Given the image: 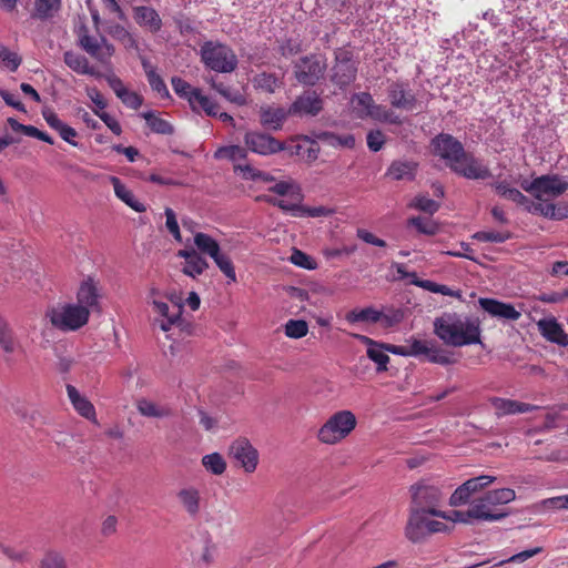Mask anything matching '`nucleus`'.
I'll return each mask as SVG.
<instances>
[{
  "label": "nucleus",
  "mask_w": 568,
  "mask_h": 568,
  "mask_svg": "<svg viewBox=\"0 0 568 568\" xmlns=\"http://www.w3.org/2000/svg\"><path fill=\"white\" fill-rule=\"evenodd\" d=\"M555 203L551 202H538L535 203L530 200L529 206H527V212L532 214H539L546 219L551 220L554 216Z\"/></svg>",
  "instance_id": "58"
},
{
  "label": "nucleus",
  "mask_w": 568,
  "mask_h": 568,
  "mask_svg": "<svg viewBox=\"0 0 568 568\" xmlns=\"http://www.w3.org/2000/svg\"><path fill=\"white\" fill-rule=\"evenodd\" d=\"M290 261L294 265L300 266L305 270L316 268V262L314 261V258L311 257L310 255H307L306 253H304L300 250H296V248L293 250Z\"/></svg>",
  "instance_id": "57"
},
{
  "label": "nucleus",
  "mask_w": 568,
  "mask_h": 568,
  "mask_svg": "<svg viewBox=\"0 0 568 568\" xmlns=\"http://www.w3.org/2000/svg\"><path fill=\"white\" fill-rule=\"evenodd\" d=\"M490 400L494 408L496 409V414L499 416L517 413H527L536 408V406L514 399L493 397Z\"/></svg>",
  "instance_id": "31"
},
{
  "label": "nucleus",
  "mask_w": 568,
  "mask_h": 568,
  "mask_svg": "<svg viewBox=\"0 0 568 568\" xmlns=\"http://www.w3.org/2000/svg\"><path fill=\"white\" fill-rule=\"evenodd\" d=\"M42 116L48 123V125L59 133L62 140H64L73 146H78V142L74 141V138L78 136V132L73 128L64 123L62 120H60L58 114L53 110L44 108L42 110Z\"/></svg>",
  "instance_id": "24"
},
{
  "label": "nucleus",
  "mask_w": 568,
  "mask_h": 568,
  "mask_svg": "<svg viewBox=\"0 0 568 568\" xmlns=\"http://www.w3.org/2000/svg\"><path fill=\"white\" fill-rule=\"evenodd\" d=\"M78 44L102 64H108L115 51L113 44H111L105 37L95 38L88 34V30L84 26L79 33Z\"/></svg>",
  "instance_id": "10"
},
{
  "label": "nucleus",
  "mask_w": 568,
  "mask_h": 568,
  "mask_svg": "<svg viewBox=\"0 0 568 568\" xmlns=\"http://www.w3.org/2000/svg\"><path fill=\"white\" fill-rule=\"evenodd\" d=\"M367 146L373 152H378L385 144V135L381 130H372L366 136Z\"/></svg>",
  "instance_id": "63"
},
{
  "label": "nucleus",
  "mask_w": 568,
  "mask_h": 568,
  "mask_svg": "<svg viewBox=\"0 0 568 568\" xmlns=\"http://www.w3.org/2000/svg\"><path fill=\"white\" fill-rule=\"evenodd\" d=\"M256 201L266 202L270 205L276 206L284 212L291 213L292 216L295 217H320V216H329L333 214V210L326 206H315L308 207L301 204V202L290 203L284 200H280L270 195H258Z\"/></svg>",
  "instance_id": "12"
},
{
  "label": "nucleus",
  "mask_w": 568,
  "mask_h": 568,
  "mask_svg": "<svg viewBox=\"0 0 568 568\" xmlns=\"http://www.w3.org/2000/svg\"><path fill=\"white\" fill-rule=\"evenodd\" d=\"M434 334L447 346L462 347L480 343V323L477 318L445 312L433 323Z\"/></svg>",
  "instance_id": "2"
},
{
  "label": "nucleus",
  "mask_w": 568,
  "mask_h": 568,
  "mask_svg": "<svg viewBox=\"0 0 568 568\" xmlns=\"http://www.w3.org/2000/svg\"><path fill=\"white\" fill-rule=\"evenodd\" d=\"M409 206L433 215L439 210L440 204L425 195H417L409 204Z\"/></svg>",
  "instance_id": "51"
},
{
  "label": "nucleus",
  "mask_w": 568,
  "mask_h": 568,
  "mask_svg": "<svg viewBox=\"0 0 568 568\" xmlns=\"http://www.w3.org/2000/svg\"><path fill=\"white\" fill-rule=\"evenodd\" d=\"M302 51V43L298 38H286L278 43V52L284 58L296 55Z\"/></svg>",
  "instance_id": "53"
},
{
  "label": "nucleus",
  "mask_w": 568,
  "mask_h": 568,
  "mask_svg": "<svg viewBox=\"0 0 568 568\" xmlns=\"http://www.w3.org/2000/svg\"><path fill=\"white\" fill-rule=\"evenodd\" d=\"M308 332V325L303 320H290L285 324V334L291 338L304 337Z\"/></svg>",
  "instance_id": "55"
},
{
  "label": "nucleus",
  "mask_w": 568,
  "mask_h": 568,
  "mask_svg": "<svg viewBox=\"0 0 568 568\" xmlns=\"http://www.w3.org/2000/svg\"><path fill=\"white\" fill-rule=\"evenodd\" d=\"M511 234L509 232L498 231H479L473 237L479 242L504 243L509 240Z\"/></svg>",
  "instance_id": "54"
},
{
  "label": "nucleus",
  "mask_w": 568,
  "mask_h": 568,
  "mask_svg": "<svg viewBox=\"0 0 568 568\" xmlns=\"http://www.w3.org/2000/svg\"><path fill=\"white\" fill-rule=\"evenodd\" d=\"M428 511H410L406 528L405 536L413 542H419L427 536L436 532H443L447 530V525L430 519Z\"/></svg>",
  "instance_id": "8"
},
{
  "label": "nucleus",
  "mask_w": 568,
  "mask_h": 568,
  "mask_svg": "<svg viewBox=\"0 0 568 568\" xmlns=\"http://www.w3.org/2000/svg\"><path fill=\"white\" fill-rule=\"evenodd\" d=\"M408 225L414 226L419 233L426 235H434L438 231V226L434 221L422 216L410 217L408 220Z\"/></svg>",
  "instance_id": "52"
},
{
  "label": "nucleus",
  "mask_w": 568,
  "mask_h": 568,
  "mask_svg": "<svg viewBox=\"0 0 568 568\" xmlns=\"http://www.w3.org/2000/svg\"><path fill=\"white\" fill-rule=\"evenodd\" d=\"M412 506L410 511H428L436 517H445V513L437 509L443 495L438 487L417 483L410 486Z\"/></svg>",
  "instance_id": "7"
},
{
  "label": "nucleus",
  "mask_w": 568,
  "mask_h": 568,
  "mask_svg": "<svg viewBox=\"0 0 568 568\" xmlns=\"http://www.w3.org/2000/svg\"><path fill=\"white\" fill-rule=\"evenodd\" d=\"M480 307L493 317L507 321H518L521 313L510 303H504L495 298L481 297L478 301Z\"/></svg>",
  "instance_id": "21"
},
{
  "label": "nucleus",
  "mask_w": 568,
  "mask_h": 568,
  "mask_svg": "<svg viewBox=\"0 0 568 568\" xmlns=\"http://www.w3.org/2000/svg\"><path fill=\"white\" fill-rule=\"evenodd\" d=\"M417 166L418 164L414 161L396 160L390 163L385 175L396 181H413L416 176Z\"/></svg>",
  "instance_id": "28"
},
{
  "label": "nucleus",
  "mask_w": 568,
  "mask_h": 568,
  "mask_svg": "<svg viewBox=\"0 0 568 568\" xmlns=\"http://www.w3.org/2000/svg\"><path fill=\"white\" fill-rule=\"evenodd\" d=\"M0 347L6 353H12L14 351V342L12 337V332L4 321L3 317L0 316Z\"/></svg>",
  "instance_id": "56"
},
{
  "label": "nucleus",
  "mask_w": 568,
  "mask_h": 568,
  "mask_svg": "<svg viewBox=\"0 0 568 568\" xmlns=\"http://www.w3.org/2000/svg\"><path fill=\"white\" fill-rule=\"evenodd\" d=\"M153 306L161 318H155L153 325L163 332H170L173 325L182 326L183 318L181 317L183 306L175 303L172 306L164 302L153 301Z\"/></svg>",
  "instance_id": "14"
},
{
  "label": "nucleus",
  "mask_w": 568,
  "mask_h": 568,
  "mask_svg": "<svg viewBox=\"0 0 568 568\" xmlns=\"http://www.w3.org/2000/svg\"><path fill=\"white\" fill-rule=\"evenodd\" d=\"M0 62L10 71H17L22 59L17 52H13L6 45L0 44Z\"/></svg>",
  "instance_id": "50"
},
{
  "label": "nucleus",
  "mask_w": 568,
  "mask_h": 568,
  "mask_svg": "<svg viewBox=\"0 0 568 568\" xmlns=\"http://www.w3.org/2000/svg\"><path fill=\"white\" fill-rule=\"evenodd\" d=\"M538 328L541 335L551 343L568 347V334L556 318L540 320Z\"/></svg>",
  "instance_id": "25"
},
{
  "label": "nucleus",
  "mask_w": 568,
  "mask_h": 568,
  "mask_svg": "<svg viewBox=\"0 0 568 568\" xmlns=\"http://www.w3.org/2000/svg\"><path fill=\"white\" fill-rule=\"evenodd\" d=\"M301 139L311 144H316L321 141L334 148L353 149L355 146V138L353 134L337 135L328 131L312 132V135H303Z\"/></svg>",
  "instance_id": "22"
},
{
  "label": "nucleus",
  "mask_w": 568,
  "mask_h": 568,
  "mask_svg": "<svg viewBox=\"0 0 568 568\" xmlns=\"http://www.w3.org/2000/svg\"><path fill=\"white\" fill-rule=\"evenodd\" d=\"M430 341H422L417 338H410L407 345V357H420L425 356V353L428 351V345Z\"/></svg>",
  "instance_id": "61"
},
{
  "label": "nucleus",
  "mask_w": 568,
  "mask_h": 568,
  "mask_svg": "<svg viewBox=\"0 0 568 568\" xmlns=\"http://www.w3.org/2000/svg\"><path fill=\"white\" fill-rule=\"evenodd\" d=\"M207 267L209 263L199 253L196 256L184 263L182 272L185 275L195 278L196 276L201 275Z\"/></svg>",
  "instance_id": "43"
},
{
  "label": "nucleus",
  "mask_w": 568,
  "mask_h": 568,
  "mask_svg": "<svg viewBox=\"0 0 568 568\" xmlns=\"http://www.w3.org/2000/svg\"><path fill=\"white\" fill-rule=\"evenodd\" d=\"M345 318L351 324L359 322L377 323L382 320V312L372 306L363 310L354 308L346 314Z\"/></svg>",
  "instance_id": "36"
},
{
  "label": "nucleus",
  "mask_w": 568,
  "mask_h": 568,
  "mask_svg": "<svg viewBox=\"0 0 568 568\" xmlns=\"http://www.w3.org/2000/svg\"><path fill=\"white\" fill-rule=\"evenodd\" d=\"M200 58L206 69L219 73H231L239 64L234 50L220 41H205L200 48Z\"/></svg>",
  "instance_id": "3"
},
{
  "label": "nucleus",
  "mask_w": 568,
  "mask_h": 568,
  "mask_svg": "<svg viewBox=\"0 0 568 568\" xmlns=\"http://www.w3.org/2000/svg\"><path fill=\"white\" fill-rule=\"evenodd\" d=\"M176 499L190 518L199 517L202 509V496L199 488L192 485L184 486L178 490Z\"/></svg>",
  "instance_id": "18"
},
{
  "label": "nucleus",
  "mask_w": 568,
  "mask_h": 568,
  "mask_svg": "<svg viewBox=\"0 0 568 568\" xmlns=\"http://www.w3.org/2000/svg\"><path fill=\"white\" fill-rule=\"evenodd\" d=\"M495 480L496 477L489 475H481L466 480L450 496V505L458 506L465 504L474 493L489 486Z\"/></svg>",
  "instance_id": "17"
},
{
  "label": "nucleus",
  "mask_w": 568,
  "mask_h": 568,
  "mask_svg": "<svg viewBox=\"0 0 568 568\" xmlns=\"http://www.w3.org/2000/svg\"><path fill=\"white\" fill-rule=\"evenodd\" d=\"M387 97L393 108L413 111L417 106L415 94L407 88V84L395 81L387 88Z\"/></svg>",
  "instance_id": "16"
},
{
  "label": "nucleus",
  "mask_w": 568,
  "mask_h": 568,
  "mask_svg": "<svg viewBox=\"0 0 568 568\" xmlns=\"http://www.w3.org/2000/svg\"><path fill=\"white\" fill-rule=\"evenodd\" d=\"M142 118L146 121L148 125L154 133L163 135H171L174 133L173 125L169 121L156 116L152 111L142 113Z\"/></svg>",
  "instance_id": "38"
},
{
  "label": "nucleus",
  "mask_w": 568,
  "mask_h": 568,
  "mask_svg": "<svg viewBox=\"0 0 568 568\" xmlns=\"http://www.w3.org/2000/svg\"><path fill=\"white\" fill-rule=\"evenodd\" d=\"M39 568H68V565L62 554L50 550L41 558Z\"/></svg>",
  "instance_id": "49"
},
{
  "label": "nucleus",
  "mask_w": 568,
  "mask_h": 568,
  "mask_svg": "<svg viewBox=\"0 0 568 568\" xmlns=\"http://www.w3.org/2000/svg\"><path fill=\"white\" fill-rule=\"evenodd\" d=\"M68 395L73 408L79 415L98 424L95 408L84 393H68Z\"/></svg>",
  "instance_id": "32"
},
{
  "label": "nucleus",
  "mask_w": 568,
  "mask_h": 568,
  "mask_svg": "<svg viewBox=\"0 0 568 568\" xmlns=\"http://www.w3.org/2000/svg\"><path fill=\"white\" fill-rule=\"evenodd\" d=\"M229 456L235 460L245 473H254L257 468L258 452L245 437H240L230 445Z\"/></svg>",
  "instance_id": "11"
},
{
  "label": "nucleus",
  "mask_w": 568,
  "mask_h": 568,
  "mask_svg": "<svg viewBox=\"0 0 568 568\" xmlns=\"http://www.w3.org/2000/svg\"><path fill=\"white\" fill-rule=\"evenodd\" d=\"M51 324L63 332H74L84 326L90 317L88 307L77 304H63L47 312Z\"/></svg>",
  "instance_id": "5"
},
{
  "label": "nucleus",
  "mask_w": 568,
  "mask_h": 568,
  "mask_svg": "<svg viewBox=\"0 0 568 568\" xmlns=\"http://www.w3.org/2000/svg\"><path fill=\"white\" fill-rule=\"evenodd\" d=\"M404 311L400 308H387L385 312H382V322L385 327H392L394 325L399 324L404 320Z\"/></svg>",
  "instance_id": "60"
},
{
  "label": "nucleus",
  "mask_w": 568,
  "mask_h": 568,
  "mask_svg": "<svg viewBox=\"0 0 568 568\" xmlns=\"http://www.w3.org/2000/svg\"><path fill=\"white\" fill-rule=\"evenodd\" d=\"M353 100L356 101L357 105L363 109L366 116H369L371 112L376 106V103H375L373 97L368 92H362V93L355 94Z\"/></svg>",
  "instance_id": "64"
},
{
  "label": "nucleus",
  "mask_w": 568,
  "mask_h": 568,
  "mask_svg": "<svg viewBox=\"0 0 568 568\" xmlns=\"http://www.w3.org/2000/svg\"><path fill=\"white\" fill-rule=\"evenodd\" d=\"M148 82L153 91H155L162 98H170L168 87L161 75L156 71H150Z\"/></svg>",
  "instance_id": "59"
},
{
  "label": "nucleus",
  "mask_w": 568,
  "mask_h": 568,
  "mask_svg": "<svg viewBox=\"0 0 568 568\" xmlns=\"http://www.w3.org/2000/svg\"><path fill=\"white\" fill-rule=\"evenodd\" d=\"M261 125L270 131L282 130L284 122L291 116L290 109L262 105L258 110Z\"/></svg>",
  "instance_id": "20"
},
{
  "label": "nucleus",
  "mask_w": 568,
  "mask_h": 568,
  "mask_svg": "<svg viewBox=\"0 0 568 568\" xmlns=\"http://www.w3.org/2000/svg\"><path fill=\"white\" fill-rule=\"evenodd\" d=\"M428 351L425 353V357L435 364L449 365L454 363V359L444 349L436 346L434 342H429Z\"/></svg>",
  "instance_id": "46"
},
{
  "label": "nucleus",
  "mask_w": 568,
  "mask_h": 568,
  "mask_svg": "<svg viewBox=\"0 0 568 568\" xmlns=\"http://www.w3.org/2000/svg\"><path fill=\"white\" fill-rule=\"evenodd\" d=\"M79 306L88 307L89 313L91 311H99V292L95 283L92 278L83 281L77 294Z\"/></svg>",
  "instance_id": "26"
},
{
  "label": "nucleus",
  "mask_w": 568,
  "mask_h": 568,
  "mask_svg": "<svg viewBox=\"0 0 568 568\" xmlns=\"http://www.w3.org/2000/svg\"><path fill=\"white\" fill-rule=\"evenodd\" d=\"M211 257L213 258V261L215 262L217 267L221 270V272L231 282H235L236 281V273H235L233 263H232L231 258L226 254L221 252V248H219V252H217L216 255L211 256Z\"/></svg>",
  "instance_id": "48"
},
{
  "label": "nucleus",
  "mask_w": 568,
  "mask_h": 568,
  "mask_svg": "<svg viewBox=\"0 0 568 568\" xmlns=\"http://www.w3.org/2000/svg\"><path fill=\"white\" fill-rule=\"evenodd\" d=\"M171 84L173 91L181 98L187 100L189 104L191 100H193V93L199 90V88H193L190 83L183 80L180 77H173L171 79Z\"/></svg>",
  "instance_id": "47"
},
{
  "label": "nucleus",
  "mask_w": 568,
  "mask_h": 568,
  "mask_svg": "<svg viewBox=\"0 0 568 568\" xmlns=\"http://www.w3.org/2000/svg\"><path fill=\"white\" fill-rule=\"evenodd\" d=\"M136 409L142 416L149 418H166L173 414L169 405L160 404L148 398L138 399Z\"/></svg>",
  "instance_id": "29"
},
{
  "label": "nucleus",
  "mask_w": 568,
  "mask_h": 568,
  "mask_svg": "<svg viewBox=\"0 0 568 568\" xmlns=\"http://www.w3.org/2000/svg\"><path fill=\"white\" fill-rule=\"evenodd\" d=\"M291 115L316 116L323 110V100L315 91H305L290 105Z\"/></svg>",
  "instance_id": "15"
},
{
  "label": "nucleus",
  "mask_w": 568,
  "mask_h": 568,
  "mask_svg": "<svg viewBox=\"0 0 568 568\" xmlns=\"http://www.w3.org/2000/svg\"><path fill=\"white\" fill-rule=\"evenodd\" d=\"M118 98L125 106L133 110H138L143 103V98L140 94L128 89L124 90Z\"/></svg>",
  "instance_id": "62"
},
{
  "label": "nucleus",
  "mask_w": 568,
  "mask_h": 568,
  "mask_svg": "<svg viewBox=\"0 0 568 568\" xmlns=\"http://www.w3.org/2000/svg\"><path fill=\"white\" fill-rule=\"evenodd\" d=\"M110 181L113 185L115 195L124 202L128 206L134 210L138 213L145 212V206L143 203L139 202L133 193L126 189V186L121 182V180L116 176H111Z\"/></svg>",
  "instance_id": "33"
},
{
  "label": "nucleus",
  "mask_w": 568,
  "mask_h": 568,
  "mask_svg": "<svg viewBox=\"0 0 568 568\" xmlns=\"http://www.w3.org/2000/svg\"><path fill=\"white\" fill-rule=\"evenodd\" d=\"M326 69V59L315 53L300 58L293 65L296 81L305 87L317 84L324 78Z\"/></svg>",
  "instance_id": "6"
},
{
  "label": "nucleus",
  "mask_w": 568,
  "mask_h": 568,
  "mask_svg": "<svg viewBox=\"0 0 568 568\" xmlns=\"http://www.w3.org/2000/svg\"><path fill=\"white\" fill-rule=\"evenodd\" d=\"M268 191L280 196L290 195L296 202H302L303 200L301 186L293 181H280L272 185Z\"/></svg>",
  "instance_id": "37"
},
{
  "label": "nucleus",
  "mask_w": 568,
  "mask_h": 568,
  "mask_svg": "<svg viewBox=\"0 0 568 568\" xmlns=\"http://www.w3.org/2000/svg\"><path fill=\"white\" fill-rule=\"evenodd\" d=\"M194 244L200 253L206 254L210 257L217 254L220 245L209 234L199 232L194 235Z\"/></svg>",
  "instance_id": "41"
},
{
  "label": "nucleus",
  "mask_w": 568,
  "mask_h": 568,
  "mask_svg": "<svg viewBox=\"0 0 568 568\" xmlns=\"http://www.w3.org/2000/svg\"><path fill=\"white\" fill-rule=\"evenodd\" d=\"M356 424V417L351 410H339L322 425L317 439L326 445H335L345 439L355 429Z\"/></svg>",
  "instance_id": "4"
},
{
  "label": "nucleus",
  "mask_w": 568,
  "mask_h": 568,
  "mask_svg": "<svg viewBox=\"0 0 568 568\" xmlns=\"http://www.w3.org/2000/svg\"><path fill=\"white\" fill-rule=\"evenodd\" d=\"M434 155L446 162L456 174L469 180H486L491 172L481 160L473 153L466 152L464 145L448 133H439L430 141Z\"/></svg>",
  "instance_id": "1"
},
{
  "label": "nucleus",
  "mask_w": 568,
  "mask_h": 568,
  "mask_svg": "<svg viewBox=\"0 0 568 568\" xmlns=\"http://www.w3.org/2000/svg\"><path fill=\"white\" fill-rule=\"evenodd\" d=\"M134 19L141 27L148 28L151 32H158L162 28V20L155 9L146 6H139L133 9Z\"/></svg>",
  "instance_id": "27"
},
{
  "label": "nucleus",
  "mask_w": 568,
  "mask_h": 568,
  "mask_svg": "<svg viewBox=\"0 0 568 568\" xmlns=\"http://www.w3.org/2000/svg\"><path fill=\"white\" fill-rule=\"evenodd\" d=\"M247 148H242L240 145H229V146H222L220 148L214 156L216 159H222V158H226L229 159L230 161H239V160H244L246 159L247 156Z\"/></svg>",
  "instance_id": "44"
},
{
  "label": "nucleus",
  "mask_w": 568,
  "mask_h": 568,
  "mask_svg": "<svg viewBox=\"0 0 568 568\" xmlns=\"http://www.w3.org/2000/svg\"><path fill=\"white\" fill-rule=\"evenodd\" d=\"M253 87L265 93L272 94L283 85V81L274 73L261 72L252 80Z\"/></svg>",
  "instance_id": "34"
},
{
  "label": "nucleus",
  "mask_w": 568,
  "mask_h": 568,
  "mask_svg": "<svg viewBox=\"0 0 568 568\" xmlns=\"http://www.w3.org/2000/svg\"><path fill=\"white\" fill-rule=\"evenodd\" d=\"M192 99L193 100H191L190 106L194 112L200 113L203 111L209 116L217 115V103L209 97L204 95L200 89L193 93Z\"/></svg>",
  "instance_id": "35"
},
{
  "label": "nucleus",
  "mask_w": 568,
  "mask_h": 568,
  "mask_svg": "<svg viewBox=\"0 0 568 568\" xmlns=\"http://www.w3.org/2000/svg\"><path fill=\"white\" fill-rule=\"evenodd\" d=\"M202 465L213 475H222L226 469V463L219 453H212L203 456Z\"/></svg>",
  "instance_id": "42"
},
{
  "label": "nucleus",
  "mask_w": 568,
  "mask_h": 568,
  "mask_svg": "<svg viewBox=\"0 0 568 568\" xmlns=\"http://www.w3.org/2000/svg\"><path fill=\"white\" fill-rule=\"evenodd\" d=\"M243 140L248 151L262 156L276 154L283 149L282 141L266 132L247 131Z\"/></svg>",
  "instance_id": "13"
},
{
  "label": "nucleus",
  "mask_w": 568,
  "mask_h": 568,
  "mask_svg": "<svg viewBox=\"0 0 568 568\" xmlns=\"http://www.w3.org/2000/svg\"><path fill=\"white\" fill-rule=\"evenodd\" d=\"M61 0H36L33 18L40 20H48L53 17L54 12L59 11Z\"/></svg>",
  "instance_id": "39"
},
{
  "label": "nucleus",
  "mask_w": 568,
  "mask_h": 568,
  "mask_svg": "<svg viewBox=\"0 0 568 568\" xmlns=\"http://www.w3.org/2000/svg\"><path fill=\"white\" fill-rule=\"evenodd\" d=\"M487 501L488 500H486V497L483 496L470 503L469 508L473 520L497 521L508 515L506 511H501L499 508H493V506Z\"/></svg>",
  "instance_id": "23"
},
{
  "label": "nucleus",
  "mask_w": 568,
  "mask_h": 568,
  "mask_svg": "<svg viewBox=\"0 0 568 568\" xmlns=\"http://www.w3.org/2000/svg\"><path fill=\"white\" fill-rule=\"evenodd\" d=\"M486 497L487 503L493 506V508H498L500 505L508 504L516 498V493L510 488H499L495 490H490L484 495Z\"/></svg>",
  "instance_id": "40"
},
{
  "label": "nucleus",
  "mask_w": 568,
  "mask_h": 568,
  "mask_svg": "<svg viewBox=\"0 0 568 568\" xmlns=\"http://www.w3.org/2000/svg\"><path fill=\"white\" fill-rule=\"evenodd\" d=\"M568 190V180L559 174H545L538 176V199L542 200L544 195L558 197Z\"/></svg>",
  "instance_id": "19"
},
{
  "label": "nucleus",
  "mask_w": 568,
  "mask_h": 568,
  "mask_svg": "<svg viewBox=\"0 0 568 568\" xmlns=\"http://www.w3.org/2000/svg\"><path fill=\"white\" fill-rule=\"evenodd\" d=\"M332 72V82L341 89L346 88L356 79L357 63L349 50L339 48L335 51V64Z\"/></svg>",
  "instance_id": "9"
},
{
  "label": "nucleus",
  "mask_w": 568,
  "mask_h": 568,
  "mask_svg": "<svg viewBox=\"0 0 568 568\" xmlns=\"http://www.w3.org/2000/svg\"><path fill=\"white\" fill-rule=\"evenodd\" d=\"M63 61L71 70L79 74H88L95 78L102 77L100 72H98L93 67L89 64V61L84 55L73 51L64 52Z\"/></svg>",
  "instance_id": "30"
},
{
  "label": "nucleus",
  "mask_w": 568,
  "mask_h": 568,
  "mask_svg": "<svg viewBox=\"0 0 568 568\" xmlns=\"http://www.w3.org/2000/svg\"><path fill=\"white\" fill-rule=\"evenodd\" d=\"M369 118L375 121L386 122L390 124H402V119L390 109L384 105L376 104L374 110L371 112Z\"/></svg>",
  "instance_id": "45"
}]
</instances>
